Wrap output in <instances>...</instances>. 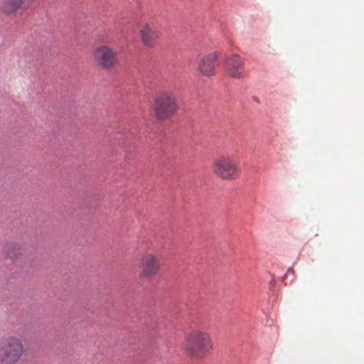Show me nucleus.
<instances>
[{"label":"nucleus","mask_w":364,"mask_h":364,"mask_svg":"<svg viewBox=\"0 0 364 364\" xmlns=\"http://www.w3.org/2000/svg\"><path fill=\"white\" fill-rule=\"evenodd\" d=\"M143 43L149 48H154L160 38V32L149 24H145L140 31Z\"/></svg>","instance_id":"obj_9"},{"label":"nucleus","mask_w":364,"mask_h":364,"mask_svg":"<svg viewBox=\"0 0 364 364\" xmlns=\"http://www.w3.org/2000/svg\"><path fill=\"white\" fill-rule=\"evenodd\" d=\"M141 278L152 279L157 275L160 270V260L158 255L145 252L140 258L139 262Z\"/></svg>","instance_id":"obj_6"},{"label":"nucleus","mask_w":364,"mask_h":364,"mask_svg":"<svg viewBox=\"0 0 364 364\" xmlns=\"http://www.w3.org/2000/svg\"><path fill=\"white\" fill-rule=\"evenodd\" d=\"M152 109L159 119H166L173 116L178 109L174 95L164 92L158 95L152 105Z\"/></svg>","instance_id":"obj_4"},{"label":"nucleus","mask_w":364,"mask_h":364,"mask_svg":"<svg viewBox=\"0 0 364 364\" xmlns=\"http://www.w3.org/2000/svg\"><path fill=\"white\" fill-rule=\"evenodd\" d=\"M213 347L208 333L200 330L192 331L186 339V350L187 353L196 358L203 357Z\"/></svg>","instance_id":"obj_2"},{"label":"nucleus","mask_w":364,"mask_h":364,"mask_svg":"<svg viewBox=\"0 0 364 364\" xmlns=\"http://www.w3.org/2000/svg\"><path fill=\"white\" fill-rule=\"evenodd\" d=\"M213 171L223 180L233 181L239 178L241 170L238 162L230 156H220L213 164Z\"/></svg>","instance_id":"obj_3"},{"label":"nucleus","mask_w":364,"mask_h":364,"mask_svg":"<svg viewBox=\"0 0 364 364\" xmlns=\"http://www.w3.org/2000/svg\"><path fill=\"white\" fill-rule=\"evenodd\" d=\"M24 4V0H1L0 12L4 15H12L21 9Z\"/></svg>","instance_id":"obj_10"},{"label":"nucleus","mask_w":364,"mask_h":364,"mask_svg":"<svg viewBox=\"0 0 364 364\" xmlns=\"http://www.w3.org/2000/svg\"><path fill=\"white\" fill-rule=\"evenodd\" d=\"M4 252L12 261L18 260L21 256L19 247L14 243H8L4 247Z\"/></svg>","instance_id":"obj_11"},{"label":"nucleus","mask_w":364,"mask_h":364,"mask_svg":"<svg viewBox=\"0 0 364 364\" xmlns=\"http://www.w3.org/2000/svg\"><path fill=\"white\" fill-rule=\"evenodd\" d=\"M225 64L227 73L230 77L241 79L246 76L245 64L240 55L232 54L228 56Z\"/></svg>","instance_id":"obj_7"},{"label":"nucleus","mask_w":364,"mask_h":364,"mask_svg":"<svg viewBox=\"0 0 364 364\" xmlns=\"http://www.w3.org/2000/svg\"><path fill=\"white\" fill-rule=\"evenodd\" d=\"M26 351L22 340L16 336H9L0 343V363L16 364Z\"/></svg>","instance_id":"obj_1"},{"label":"nucleus","mask_w":364,"mask_h":364,"mask_svg":"<svg viewBox=\"0 0 364 364\" xmlns=\"http://www.w3.org/2000/svg\"><path fill=\"white\" fill-rule=\"evenodd\" d=\"M217 65L216 53H210L199 59L197 63V68L202 75L209 77L215 74Z\"/></svg>","instance_id":"obj_8"},{"label":"nucleus","mask_w":364,"mask_h":364,"mask_svg":"<svg viewBox=\"0 0 364 364\" xmlns=\"http://www.w3.org/2000/svg\"><path fill=\"white\" fill-rule=\"evenodd\" d=\"M93 60L98 67L105 70H110L118 63L117 53L106 46L94 50Z\"/></svg>","instance_id":"obj_5"},{"label":"nucleus","mask_w":364,"mask_h":364,"mask_svg":"<svg viewBox=\"0 0 364 364\" xmlns=\"http://www.w3.org/2000/svg\"><path fill=\"white\" fill-rule=\"evenodd\" d=\"M291 271H293V269L291 268H289L288 272H291Z\"/></svg>","instance_id":"obj_12"}]
</instances>
